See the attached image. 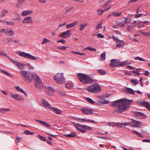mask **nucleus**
Listing matches in <instances>:
<instances>
[{
    "label": "nucleus",
    "mask_w": 150,
    "mask_h": 150,
    "mask_svg": "<svg viewBox=\"0 0 150 150\" xmlns=\"http://www.w3.org/2000/svg\"><path fill=\"white\" fill-rule=\"evenodd\" d=\"M132 101V100H127L123 99L117 100L112 104L115 108L113 111L114 113H121L126 111L129 107L130 103Z\"/></svg>",
    "instance_id": "f257e3e1"
},
{
    "label": "nucleus",
    "mask_w": 150,
    "mask_h": 150,
    "mask_svg": "<svg viewBox=\"0 0 150 150\" xmlns=\"http://www.w3.org/2000/svg\"><path fill=\"white\" fill-rule=\"evenodd\" d=\"M78 76L80 80L83 83H91L97 81L96 80L93 79L89 76L84 74H79L78 75Z\"/></svg>",
    "instance_id": "f03ea898"
},
{
    "label": "nucleus",
    "mask_w": 150,
    "mask_h": 150,
    "mask_svg": "<svg viewBox=\"0 0 150 150\" xmlns=\"http://www.w3.org/2000/svg\"><path fill=\"white\" fill-rule=\"evenodd\" d=\"M32 76L35 80V85L36 88L38 90L41 89L43 88V84L39 77L36 74H33Z\"/></svg>",
    "instance_id": "7ed1b4c3"
},
{
    "label": "nucleus",
    "mask_w": 150,
    "mask_h": 150,
    "mask_svg": "<svg viewBox=\"0 0 150 150\" xmlns=\"http://www.w3.org/2000/svg\"><path fill=\"white\" fill-rule=\"evenodd\" d=\"M87 89L89 92L94 93H97L101 91V88L98 83L91 85L88 86Z\"/></svg>",
    "instance_id": "20e7f679"
},
{
    "label": "nucleus",
    "mask_w": 150,
    "mask_h": 150,
    "mask_svg": "<svg viewBox=\"0 0 150 150\" xmlns=\"http://www.w3.org/2000/svg\"><path fill=\"white\" fill-rule=\"evenodd\" d=\"M20 74L23 77L25 81L28 83H30L32 81V79L30 77V74L28 71L21 70L20 72Z\"/></svg>",
    "instance_id": "39448f33"
},
{
    "label": "nucleus",
    "mask_w": 150,
    "mask_h": 150,
    "mask_svg": "<svg viewBox=\"0 0 150 150\" xmlns=\"http://www.w3.org/2000/svg\"><path fill=\"white\" fill-rule=\"evenodd\" d=\"M64 74L63 73H58L54 76V79L58 84H61L64 82L65 80Z\"/></svg>",
    "instance_id": "423d86ee"
},
{
    "label": "nucleus",
    "mask_w": 150,
    "mask_h": 150,
    "mask_svg": "<svg viewBox=\"0 0 150 150\" xmlns=\"http://www.w3.org/2000/svg\"><path fill=\"white\" fill-rule=\"evenodd\" d=\"M19 55L21 56L27 58L32 60H36V57L28 53L23 52H19Z\"/></svg>",
    "instance_id": "0eeeda50"
},
{
    "label": "nucleus",
    "mask_w": 150,
    "mask_h": 150,
    "mask_svg": "<svg viewBox=\"0 0 150 150\" xmlns=\"http://www.w3.org/2000/svg\"><path fill=\"white\" fill-rule=\"evenodd\" d=\"M130 126L133 127H140L142 124L140 122L134 120L130 122Z\"/></svg>",
    "instance_id": "6e6552de"
},
{
    "label": "nucleus",
    "mask_w": 150,
    "mask_h": 150,
    "mask_svg": "<svg viewBox=\"0 0 150 150\" xmlns=\"http://www.w3.org/2000/svg\"><path fill=\"white\" fill-rule=\"evenodd\" d=\"M74 126L79 131L81 132L82 133H85V125L76 124Z\"/></svg>",
    "instance_id": "1a4fd4ad"
},
{
    "label": "nucleus",
    "mask_w": 150,
    "mask_h": 150,
    "mask_svg": "<svg viewBox=\"0 0 150 150\" xmlns=\"http://www.w3.org/2000/svg\"><path fill=\"white\" fill-rule=\"evenodd\" d=\"M81 110L83 113L86 115L92 114L93 113V112L94 111V110L93 109H88L84 108H81Z\"/></svg>",
    "instance_id": "9d476101"
},
{
    "label": "nucleus",
    "mask_w": 150,
    "mask_h": 150,
    "mask_svg": "<svg viewBox=\"0 0 150 150\" xmlns=\"http://www.w3.org/2000/svg\"><path fill=\"white\" fill-rule=\"evenodd\" d=\"M111 62L110 66L113 67H116L119 66V63L120 62L118 60L116 59H113L110 60Z\"/></svg>",
    "instance_id": "9b49d317"
},
{
    "label": "nucleus",
    "mask_w": 150,
    "mask_h": 150,
    "mask_svg": "<svg viewBox=\"0 0 150 150\" xmlns=\"http://www.w3.org/2000/svg\"><path fill=\"white\" fill-rule=\"evenodd\" d=\"M141 105L145 107L148 109L150 111V103L147 101H142L139 103Z\"/></svg>",
    "instance_id": "f8f14e48"
},
{
    "label": "nucleus",
    "mask_w": 150,
    "mask_h": 150,
    "mask_svg": "<svg viewBox=\"0 0 150 150\" xmlns=\"http://www.w3.org/2000/svg\"><path fill=\"white\" fill-rule=\"evenodd\" d=\"M5 34L11 36H13L14 34V31L12 29H9L7 28L6 29Z\"/></svg>",
    "instance_id": "ddd939ff"
},
{
    "label": "nucleus",
    "mask_w": 150,
    "mask_h": 150,
    "mask_svg": "<svg viewBox=\"0 0 150 150\" xmlns=\"http://www.w3.org/2000/svg\"><path fill=\"white\" fill-rule=\"evenodd\" d=\"M11 97L16 99L18 101H20L23 99L22 97L19 96L18 94L11 93Z\"/></svg>",
    "instance_id": "4468645a"
},
{
    "label": "nucleus",
    "mask_w": 150,
    "mask_h": 150,
    "mask_svg": "<svg viewBox=\"0 0 150 150\" xmlns=\"http://www.w3.org/2000/svg\"><path fill=\"white\" fill-rule=\"evenodd\" d=\"M130 21V19H126L125 21L124 22H123L122 21L118 22L117 23V24L119 26L121 27H123L125 25L127 24L128 22H129Z\"/></svg>",
    "instance_id": "2eb2a0df"
},
{
    "label": "nucleus",
    "mask_w": 150,
    "mask_h": 150,
    "mask_svg": "<svg viewBox=\"0 0 150 150\" xmlns=\"http://www.w3.org/2000/svg\"><path fill=\"white\" fill-rule=\"evenodd\" d=\"M111 7L110 6L107 8L103 9V10H98L97 11V15H101L103 14V12H105L106 11H108L110 8Z\"/></svg>",
    "instance_id": "dca6fc26"
},
{
    "label": "nucleus",
    "mask_w": 150,
    "mask_h": 150,
    "mask_svg": "<svg viewBox=\"0 0 150 150\" xmlns=\"http://www.w3.org/2000/svg\"><path fill=\"white\" fill-rule=\"evenodd\" d=\"M33 13L32 10H27L26 11H23L22 13V15L23 16H25L28 15H29Z\"/></svg>",
    "instance_id": "f3484780"
},
{
    "label": "nucleus",
    "mask_w": 150,
    "mask_h": 150,
    "mask_svg": "<svg viewBox=\"0 0 150 150\" xmlns=\"http://www.w3.org/2000/svg\"><path fill=\"white\" fill-rule=\"evenodd\" d=\"M50 109L57 114L60 115L62 114L61 110L58 108L52 107L50 108Z\"/></svg>",
    "instance_id": "a211bd4d"
},
{
    "label": "nucleus",
    "mask_w": 150,
    "mask_h": 150,
    "mask_svg": "<svg viewBox=\"0 0 150 150\" xmlns=\"http://www.w3.org/2000/svg\"><path fill=\"white\" fill-rule=\"evenodd\" d=\"M42 103L44 107L50 108H50L52 107L50 106V104L46 101V100L44 99H42Z\"/></svg>",
    "instance_id": "6ab92c4d"
},
{
    "label": "nucleus",
    "mask_w": 150,
    "mask_h": 150,
    "mask_svg": "<svg viewBox=\"0 0 150 150\" xmlns=\"http://www.w3.org/2000/svg\"><path fill=\"white\" fill-rule=\"evenodd\" d=\"M14 87L18 91L23 93L26 96H27L26 93L22 88H21L19 86H15Z\"/></svg>",
    "instance_id": "aec40b11"
},
{
    "label": "nucleus",
    "mask_w": 150,
    "mask_h": 150,
    "mask_svg": "<svg viewBox=\"0 0 150 150\" xmlns=\"http://www.w3.org/2000/svg\"><path fill=\"white\" fill-rule=\"evenodd\" d=\"M16 66H17L18 68L21 70L24 69L25 68V65L24 64L18 62L16 64Z\"/></svg>",
    "instance_id": "412c9836"
},
{
    "label": "nucleus",
    "mask_w": 150,
    "mask_h": 150,
    "mask_svg": "<svg viewBox=\"0 0 150 150\" xmlns=\"http://www.w3.org/2000/svg\"><path fill=\"white\" fill-rule=\"evenodd\" d=\"M125 91L128 94H134L135 93L134 91L130 88H127L125 90Z\"/></svg>",
    "instance_id": "4be33fe9"
},
{
    "label": "nucleus",
    "mask_w": 150,
    "mask_h": 150,
    "mask_svg": "<svg viewBox=\"0 0 150 150\" xmlns=\"http://www.w3.org/2000/svg\"><path fill=\"white\" fill-rule=\"evenodd\" d=\"M70 30H67L66 31L63 32L61 35H60V36L61 37H63V36H66L68 35H69V36H71V34L70 33Z\"/></svg>",
    "instance_id": "5701e85b"
},
{
    "label": "nucleus",
    "mask_w": 150,
    "mask_h": 150,
    "mask_svg": "<svg viewBox=\"0 0 150 150\" xmlns=\"http://www.w3.org/2000/svg\"><path fill=\"white\" fill-rule=\"evenodd\" d=\"M76 135V134L75 132H71L69 134H67L65 136L68 137L72 138L75 137Z\"/></svg>",
    "instance_id": "b1692460"
},
{
    "label": "nucleus",
    "mask_w": 150,
    "mask_h": 150,
    "mask_svg": "<svg viewBox=\"0 0 150 150\" xmlns=\"http://www.w3.org/2000/svg\"><path fill=\"white\" fill-rule=\"evenodd\" d=\"M81 121L82 122H91L92 123H93L94 124H95L96 123V122H95V121L91 120L89 119H86L85 118H83L81 120Z\"/></svg>",
    "instance_id": "393cba45"
},
{
    "label": "nucleus",
    "mask_w": 150,
    "mask_h": 150,
    "mask_svg": "<svg viewBox=\"0 0 150 150\" xmlns=\"http://www.w3.org/2000/svg\"><path fill=\"white\" fill-rule=\"evenodd\" d=\"M98 104L101 105H103L108 104L109 103V101L108 100H104L103 101H102L100 100L98 101Z\"/></svg>",
    "instance_id": "a878e982"
},
{
    "label": "nucleus",
    "mask_w": 150,
    "mask_h": 150,
    "mask_svg": "<svg viewBox=\"0 0 150 150\" xmlns=\"http://www.w3.org/2000/svg\"><path fill=\"white\" fill-rule=\"evenodd\" d=\"M77 22H74L73 23H71L69 24H68L67 25V26L66 27L67 29H68L70 28H71L73 27L77 23Z\"/></svg>",
    "instance_id": "bb28decb"
},
{
    "label": "nucleus",
    "mask_w": 150,
    "mask_h": 150,
    "mask_svg": "<svg viewBox=\"0 0 150 150\" xmlns=\"http://www.w3.org/2000/svg\"><path fill=\"white\" fill-rule=\"evenodd\" d=\"M121 14V12H117L115 11L113 12V13L110 14L109 16H119Z\"/></svg>",
    "instance_id": "cd10ccee"
},
{
    "label": "nucleus",
    "mask_w": 150,
    "mask_h": 150,
    "mask_svg": "<svg viewBox=\"0 0 150 150\" xmlns=\"http://www.w3.org/2000/svg\"><path fill=\"white\" fill-rule=\"evenodd\" d=\"M8 12L7 10L4 9L2 11L0 15V17L1 18H2L3 17L5 16V15Z\"/></svg>",
    "instance_id": "c85d7f7f"
},
{
    "label": "nucleus",
    "mask_w": 150,
    "mask_h": 150,
    "mask_svg": "<svg viewBox=\"0 0 150 150\" xmlns=\"http://www.w3.org/2000/svg\"><path fill=\"white\" fill-rule=\"evenodd\" d=\"M87 25L88 23H85L84 24H81L80 25L79 30L81 31H82Z\"/></svg>",
    "instance_id": "c756f323"
},
{
    "label": "nucleus",
    "mask_w": 150,
    "mask_h": 150,
    "mask_svg": "<svg viewBox=\"0 0 150 150\" xmlns=\"http://www.w3.org/2000/svg\"><path fill=\"white\" fill-rule=\"evenodd\" d=\"M23 23H32L33 21L31 19H23L22 21Z\"/></svg>",
    "instance_id": "7c9ffc66"
},
{
    "label": "nucleus",
    "mask_w": 150,
    "mask_h": 150,
    "mask_svg": "<svg viewBox=\"0 0 150 150\" xmlns=\"http://www.w3.org/2000/svg\"><path fill=\"white\" fill-rule=\"evenodd\" d=\"M100 59L101 60H104L105 59L106 54L105 52L102 53L100 55Z\"/></svg>",
    "instance_id": "2f4dec72"
},
{
    "label": "nucleus",
    "mask_w": 150,
    "mask_h": 150,
    "mask_svg": "<svg viewBox=\"0 0 150 150\" xmlns=\"http://www.w3.org/2000/svg\"><path fill=\"white\" fill-rule=\"evenodd\" d=\"M0 71L1 73L4 74H5L8 76H10L12 77V76L9 73L7 72V71H6L5 70H3V69H0Z\"/></svg>",
    "instance_id": "473e14b6"
},
{
    "label": "nucleus",
    "mask_w": 150,
    "mask_h": 150,
    "mask_svg": "<svg viewBox=\"0 0 150 150\" xmlns=\"http://www.w3.org/2000/svg\"><path fill=\"white\" fill-rule=\"evenodd\" d=\"M98 72L101 75H105L106 74V72L105 71H103L101 69H99L98 70Z\"/></svg>",
    "instance_id": "72a5a7b5"
},
{
    "label": "nucleus",
    "mask_w": 150,
    "mask_h": 150,
    "mask_svg": "<svg viewBox=\"0 0 150 150\" xmlns=\"http://www.w3.org/2000/svg\"><path fill=\"white\" fill-rule=\"evenodd\" d=\"M38 137L40 139L46 142V141L47 140L45 137L42 136L40 135H38Z\"/></svg>",
    "instance_id": "f704fd0d"
},
{
    "label": "nucleus",
    "mask_w": 150,
    "mask_h": 150,
    "mask_svg": "<svg viewBox=\"0 0 150 150\" xmlns=\"http://www.w3.org/2000/svg\"><path fill=\"white\" fill-rule=\"evenodd\" d=\"M84 49L88 50L91 51H96V49L92 48L90 46H89L88 47H86Z\"/></svg>",
    "instance_id": "c9c22d12"
},
{
    "label": "nucleus",
    "mask_w": 150,
    "mask_h": 150,
    "mask_svg": "<svg viewBox=\"0 0 150 150\" xmlns=\"http://www.w3.org/2000/svg\"><path fill=\"white\" fill-rule=\"evenodd\" d=\"M71 52L75 54H79L81 55H84L86 54L85 53H81L78 52H76L74 51H72Z\"/></svg>",
    "instance_id": "e433bc0d"
},
{
    "label": "nucleus",
    "mask_w": 150,
    "mask_h": 150,
    "mask_svg": "<svg viewBox=\"0 0 150 150\" xmlns=\"http://www.w3.org/2000/svg\"><path fill=\"white\" fill-rule=\"evenodd\" d=\"M67 47H68L64 46H59L58 47L59 49L64 50H66Z\"/></svg>",
    "instance_id": "4c0bfd02"
},
{
    "label": "nucleus",
    "mask_w": 150,
    "mask_h": 150,
    "mask_svg": "<svg viewBox=\"0 0 150 150\" xmlns=\"http://www.w3.org/2000/svg\"><path fill=\"white\" fill-rule=\"evenodd\" d=\"M111 0H109L107 1L104 5L103 6V7L104 8L106 7L108 5H109V4L111 2Z\"/></svg>",
    "instance_id": "58836bf2"
},
{
    "label": "nucleus",
    "mask_w": 150,
    "mask_h": 150,
    "mask_svg": "<svg viewBox=\"0 0 150 150\" xmlns=\"http://www.w3.org/2000/svg\"><path fill=\"white\" fill-rule=\"evenodd\" d=\"M86 100L88 102L91 103L93 104L94 103V101L91 98H86Z\"/></svg>",
    "instance_id": "ea45409f"
},
{
    "label": "nucleus",
    "mask_w": 150,
    "mask_h": 150,
    "mask_svg": "<svg viewBox=\"0 0 150 150\" xmlns=\"http://www.w3.org/2000/svg\"><path fill=\"white\" fill-rule=\"evenodd\" d=\"M10 110V109L9 108H2L0 109V112H2V111H3L4 112H7L8 111H9Z\"/></svg>",
    "instance_id": "a19ab883"
},
{
    "label": "nucleus",
    "mask_w": 150,
    "mask_h": 150,
    "mask_svg": "<svg viewBox=\"0 0 150 150\" xmlns=\"http://www.w3.org/2000/svg\"><path fill=\"white\" fill-rule=\"evenodd\" d=\"M24 133L26 135H33L34 134L33 133L30 132L28 130L25 131Z\"/></svg>",
    "instance_id": "79ce46f5"
},
{
    "label": "nucleus",
    "mask_w": 150,
    "mask_h": 150,
    "mask_svg": "<svg viewBox=\"0 0 150 150\" xmlns=\"http://www.w3.org/2000/svg\"><path fill=\"white\" fill-rule=\"evenodd\" d=\"M24 2V0H19L18 3L17 4V6L19 7L20 5L22 4Z\"/></svg>",
    "instance_id": "37998d69"
},
{
    "label": "nucleus",
    "mask_w": 150,
    "mask_h": 150,
    "mask_svg": "<svg viewBox=\"0 0 150 150\" xmlns=\"http://www.w3.org/2000/svg\"><path fill=\"white\" fill-rule=\"evenodd\" d=\"M92 127H91L89 126H86L85 125V133L86 132L87 130H91V129Z\"/></svg>",
    "instance_id": "c03bdc74"
},
{
    "label": "nucleus",
    "mask_w": 150,
    "mask_h": 150,
    "mask_svg": "<svg viewBox=\"0 0 150 150\" xmlns=\"http://www.w3.org/2000/svg\"><path fill=\"white\" fill-rule=\"evenodd\" d=\"M135 60H138L140 61H145V60L144 59L140 57H137L134 59Z\"/></svg>",
    "instance_id": "a18cd8bd"
},
{
    "label": "nucleus",
    "mask_w": 150,
    "mask_h": 150,
    "mask_svg": "<svg viewBox=\"0 0 150 150\" xmlns=\"http://www.w3.org/2000/svg\"><path fill=\"white\" fill-rule=\"evenodd\" d=\"M133 26H128L127 28V30L128 32H131V29H132Z\"/></svg>",
    "instance_id": "49530a36"
},
{
    "label": "nucleus",
    "mask_w": 150,
    "mask_h": 150,
    "mask_svg": "<svg viewBox=\"0 0 150 150\" xmlns=\"http://www.w3.org/2000/svg\"><path fill=\"white\" fill-rule=\"evenodd\" d=\"M74 8V6H71L69 7L68 9L66 10V13L70 11L71 10L73 9Z\"/></svg>",
    "instance_id": "de8ad7c7"
},
{
    "label": "nucleus",
    "mask_w": 150,
    "mask_h": 150,
    "mask_svg": "<svg viewBox=\"0 0 150 150\" xmlns=\"http://www.w3.org/2000/svg\"><path fill=\"white\" fill-rule=\"evenodd\" d=\"M132 83L135 85L137 84L138 83V81L137 80L132 79L131 81Z\"/></svg>",
    "instance_id": "09e8293b"
},
{
    "label": "nucleus",
    "mask_w": 150,
    "mask_h": 150,
    "mask_svg": "<svg viewBox=\"0 0 150 150\" xmlns=\"http://www.w3.org/2000/svg\"><path fill=\"white\" fill-rule=\"evenodd\" d=\"M4 23H5V24L8 25H13L14 24V23L12 22L6 21L4 22Z\"/></svg>",
    "instance_id": "8fccbe9b"
},
{
    "label": "nucleus",
    "mask_w": 150,
    "mask_h": 150,
    "mask_svg": "<svg viewBox=\"0 0 150 150\" xmlns=\"http://www.w3.org/2000/svg\"><path fill=\"white\" fill-rule=\"evenodd\" d=\"M139 32H140L144 36H147L150 35V33H146L144 32H142L141 30H139Z\"/></svg>",
    "instance_id": "3c124183"
},
{
    "label": "nucleus",
    "mask_w": 150,
    "mask_h": 150,
    "mask_svg": "<svg viewBox=\"0 0 150 150\" xmlns=\"http://www.w3.org/2000/svg\"><path fill=\"white\" fill-rule=\"evenodd\" d=\"M132 132L135 133L137 135L140 137H142V136L139 132L134 130L132 131Z\"/></svg>",
    "instance_id": "603ef678"
},
{
    "label": "nucleus",
    "mask_w": 150,
    "mask_h": 150,
    "mask_svg": "<svg viewBox=\"0 0 150 150\" xmlns=\"http://www.w3.org/2000/svg\"><path fill=\"white\" fill-rule=\"evenodd\" d=\"M50 40L47 39V38H45L43 39L42 42L41 44H42L44 43H46L48 42H49Z\"/></svg>",
    "instance_id": "864d4df0"
},
{
    "label": "nucleus",
    "mask_w": 150,
    "mask_h": 150,
    "mask_svg": "<svg viewBox=\"0 0 150 150\" xmlns=\"http://www.w3.org/2000/svg\"><path fill=\"white\" fill-rule=\"evenodd\" d=\"M102 28V25L101 24H98L96 27V30H97L98 29H100V28Z\"/></svg>",
    "instance_id": "5fc2aeb1"
},
{
    "label": "nucleus",
    "mask_w": 150,
    "mask_h": 150,
    "mask_svg": "<svg viewBox=\"0 0 150 150\" xmlns=\"http://www.w3.org/2000/svg\"><path fill=\"white\" fill-rule=\"evenodd\" d=\"M107 125H109L110 126H112L114 127L115 126V123H114L113 122H110L108 123V124H107Z\"/></svg>",
    "instance_id": "6e6d98bb"
},
{
    "label": "nucleus",
    "mask_w": 150,
    "mask_h": 150,
    "mask_svg": "<svg viewBox=\"0 0 150 150\" xmlns=\"http://www.w3.org/2000/svg\"><path fill=\"white\" fill-rule=\"evenodd\" d=\"M6 29H5L4 28H2L0 30V33H4L5 34L6 33Z\"/></svg>",
    "instance_id": "4d7b16f0"
},
{
    "label": "nucleus",
    "mask_w": 150,
    "mask_h": 150,
    "mask_svg": "<svg viewBox=\"0 0 150 150\" xmlns=\"http://www.w3.org/2000/svg\"><path fill=\"white\" fill-rule=\"evenodd\" d=\"M0 54L4 56H7V54L3 51H0Z\"/></svg>",
    "instance_id": "13d9d810"
},
{
    "label": "nucleus",
    "mask_w": 150,
    "mask_h": 150,
    "mask_svg": "<svg viewBox=\"0 0 150 150\" xmlns=\"http://www.w3.org/2000/svg\"><path fill=\"white\" fill-rule=\"evenodd\" d=\"M96 35L99 38H104V36L101 33H98Z\"/></svg>",
    "instance_id": "bf43d9fd"
},
{
    "label": "nucleus",
    "mask_w": 150,
    "mask_h": 150,
    "mask_svg": "<svg viewBox=\"0 0 150 150\" xmlns=\"http://www.w3.org/2000/svg\"><path fill=\"white\" fill-rule=\"evenodd\" d=\"M126 64V62H122V63H120V62L119 63V66H121V67H123Z\"/></svg>",
    "instance_id": "052dcab7"
},
{
    "label": "nucleus",
    "mask_w": 150,
    "mask_h": 150,
    "mask_svg": "<svg viewBox=\"0 0 150 150\" xmlns=\"http://www.w3.org/2000/svg\"><path fill=\"white\" fill-rule=\"evenodd\" d=\"M127 67L128 69H135V68L130 65L127 66Z\"/></svg>",
    "instance_id": "680f3d73"
},
{
    "label": "nucleus",
    "mask_w": 150,
    "mask_h": 150,
    "mask_svg": "<svg viewBox=\"0 0 150 150\" xmlns=\"http://www.w3.org/2000/svg\"><path fill=\"white\" fill-rule=\"evenodd\" d=\"M62 42V44H64L66 42V41L64 40V39H62L60 40H58L57 41V42Z\"/></svg>",
    "instance_id": "e2e57ef3"
},
{
    "label": "nucleus",
    "mask_w": 150,
    "mask_h": 150,
    "mask_svg": "<svg viewBox=\"0 0 150 150\" xmlns=\"http://www.w3.org/2000/svg\"><path fill=\"white\" fill-rule=\"evenodd\" d=\"M137 115L138 116H144L145 115L144 114L141 113V112H137Z\"/></svg>",
    "instance_id": "0e129e2a"
},
{
    "label": "nucleus",
    "mask_w": 150,
    "mask_h": 150,
    "mask_svg": "<svg viewBox=\"0 0 150 150\" xmlns=\"http://www.w3.org/2000/svg\"><path fill=\"white\" fill-rule=\"evenodd\" d=\"M10 59L11 61L14 64H15L16 65V64H17L18 62L17 61H16L15 60H14L13 59H12L11 58H10Z\"/></svg>",
    "instance_id": "69168bd1"
},
{
    "label": "nucleus",
    "mask_w": 150,
    "mask_h": 150,
    "mask_svg": "<svg viewBox=\"0 0 150 150\" xmlns=\"http://www.w3.org/2000/svg\"><path fill=\"white\" fill-rule=\"evenodd\" d=\"M132 72H133L134 73L136 74V75L139 76L140 75V73L138 72L137 71H132Z\"/></svg>",
    "instance_id": "338daca9"
},
{
    "label": "nucleus",
    "mask_w": 150,
    "mask_h": 150,
    "mask_svg": "<svg viewBox=\"0 0 150 150\" xmlns=\"http://www.w3.org/2000/svg\"><path fill=\"white\" fill-rule=\"evenodd\" d=\"M44 126H45L46 127H48L49 128L50 127V125H49V124L47 123V122H45V123Z\"/></svg>",
    "instance_id": "774afa93"
}]
</instances>
